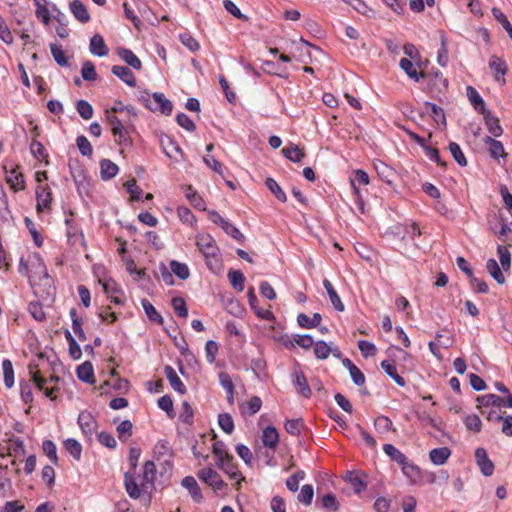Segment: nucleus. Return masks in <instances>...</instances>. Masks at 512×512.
I'll list each match as a JSON object with an SVG mask.
<instances>
[{"label": "nucleus", "mask_w": 512, "mask_h": 512, "mask_svg": "<svg viewBox=\"0 0 512 512\" xmlns=\"http://www.w3.org/2000/svg\"><path fill=\"white\" fill-rule=\"evenodd\" d=\"M489 66L495 71V78L497 81H499L500 77H503L507 72L505 61L495 55L491 57Z\"/></svg>", "instance_id": "obj_43"}, {"label": "nucleus", "mask_w": 512, "mask_h": 512, "mask_svg": "<svg viewBox=\"0 0 512 512\" xmlns=\"http://www.w3.org/2000/svg\"><path fill=\"white\" fill-rule=\"evenodd\" d=\"M4 384L10 389L14 385V369L13 364L9 359H4L2 362Z\"/></svg>", "instance_id": "obj_44"}, {"label": "nucleus", "mask_w": 512, "mask_h": 512, "mask_svg": "<svg viewBox=\"0 0 512 512\" xmlns=\"http://www.w3.org/2000/svg\"><path fill=\"white\" fill-rule=\"evenodd\" d=\"M89 50L91 54L98 57L107 56L109 53L105 40L100 34H95L90 39Z\"/></svg>", "instance_id": "obj_18"}, {"label": "nucleus", "mask_w": 512, "mask_h": 512, "mask_svg": "<svg viewBox=\"0 0 512 512\" xmlns=\"http://www.w3.org/2000/svg\"><path fill=\"white\" fill-rule=\"evenodd\" d=\"M216 466L222 470L230 480L235 481V489L240 490L241 482L245 481V477L239 471L233 455L223 460L216 461Z\"/></svg>", "instance_id": "obj_5"}, {"label": "nucleus", "mask_w": 512, "mask_h": 512, "mask_svg": "<svg viewBox=\"0 0 512 512\" xmlns=\"http://www.w3.org/2000/svg\"><path fill=\"white\" fill-rule=\"evenodd\" d=\"M485 120V124L489 133L494 137H499L503 133V129L499 124V119L491 114L488 110L484 114H482Z\"/></svg>", "instance_id": "obj_27"}, {"label": "nucleus", "mask_w": 512, "mask_h": 512, "mask_svg": "<svg viewBox=\"0 0 512 512\" xmlns=\"http://www.w3.org/2000/svg\"><path fill=\"white\" fill-rule=\"evenodd\" d=\"M70 11L79 22L87 23L90 21V14L80 0H73L70 3Z\"/></svg>", "instance_id": "obj_23"}, {"label": "nucleus", "mask_w": 512, "mask_h": 512, "mask_svg": "<svg viewBox=\"0 0 512 512\" xmlns=\"http://www.w3.org/2000/svg\"><path fill=\"white\" fill-rule=\"evenodd\" d=\"M156 478V466L153 461H146L143 466V475L140 485L136 482L133 473L126 472L124 475V484L128 495L137 499L141 495V489L146 490L154 486Z\"/></svg>", "instance_id": "obj_1"}, {"label": "nucleus", "mask_w": 512, "mask_h": 512, "mask_svg": "<svg viewBox=\"0 0 512 512\" xmlns=\"http://www.w3.org/2000/svg\"><path fill=\"white\" fill-rule=\"evenodd\" d=\"M322 320V317L319 313H314L312 317L301 313L297 316V322L298 324L307 329L315 328L317 327Z\"/></svg>", "instance_id": "obj_35"}, {"label": "nucleus", "mask_w": 512, "mask_h": 512, "mask_svg": "<svg viewBox=\"0 0 512 512\" xmlns=\"http://www.w3.org/2000/svg\"><path fill=\"white\" fill-rule=\"evenodd\" d=\"M81 75L82 78L86 81H95L97 79L95 65L90 60H86L83 62L81 68Z\"/></svg>", "instance_id": "obj_58"}, {"label": "nucleus", "mask_w": 512, "mask_h": 512, "mask_svg": "<svg viewBox=\"0 0 512 512\" xmlns=\"http://www.w3.org/2000/svg\"><path fill=\"white\" fill-rule=\"evenodd\" d=\"M323 286L329 296V299L333 305V307L337 311H343L344 310V304L341 301V298L337 294L336 290L334 289L332 283L328 279H324Z\"/></svg>", "instance_id": "obj_32"}, {"label": "nucleus", "mask_w": 512, "mask_h": 512, "mask_svg": "<svg viewBox=\"0 0 512 512\" xmlns=\"http://www.w3.org/2000/svg\"><path fill=\"white\" fill-rule=\"evenodd\" d=\"M265 184H266L267 188L275 195V197L279 201L286 202L287 196H286L285 192L281 189V187L279 186V184L277 183L276 180L269 177L266 179Z\"/></svg>", "instance_id": "obj_56"}, {"label": "nucleus", "mask_w": 512, "mask_h": 512, "mask_svg": "<svg viewBox=\"0 0 512 512\" xmlns=\"http://www.w3.org/2000/svg\"><path fill=\"white\" fill-rule=\"evenodd\" d=\"M314 496V489L313 486L310 484H305L302 486L300 493L298 494V501L305 506H309L312 503Z\"/></svg>", "instance_id": "obj_54"}, {"label": "nucleus", "mask_w": 512, "mask_h": 512, "mask_svg": "<svg viewBox=\"0 0 512 512\" xmlns=\"http://www.w3.org/2000/svg\"><path fill=\"white\" fill-rule=\"evenodd\" d=\"M118 56L131 68L135 70L142 69L141 60L134 54V52L127 48H119L117 50Z\"/></svg>", "instance_id": "obj_22"}, {"label": "nucleus", "mask_w": 512, "mask_h": 512, "mask_svg": "<svg viewBox=\"0 0 512 512\" xmlns=\"http://www.w3.org/2000/svg\"><path fill=\"white\" fill-rule=\"evenodd\" d=\"M486 269L498 284L505 282V277L495 259H489L487 261Z\"/></svg>", "instance_id": "obj_46"}, {"label": "nucleus", "mask_w": 512, "mask_h": 512, "mask_svg": "<svg viewBox=\"0 0 512 512\" xmlns=\"http://www.w3.org/2000/svg\"><path fill=\"white\" fill-rule=\"evenodd\" d=\"M50 51L51 54L55 60V62L61 66L64 67L67 65V57L65 55V52L63 51L62 47L56 43L50 44Z\"/></svg>", "instance_id": "obj_55"}, {"label": "nucleus", "mask_w": 512, "mask_h": 512, "mask_svg": "<svg viewBox=\"0 0 512 512\" xmlns=\"http://www.w3.org/2000/svg\"><path fill=\"white\" fill-rule=\"evenodd\" d=\"M7 449L10 456L20 457L26 454L24 442L20 438H10Z\"/></svg>", "instance_id": "obj_39"}, {"label": "nucleus", "mask_w": 512, "mask_h": 512, "mask_svg": "<svg viewBox=\"0 0 512 512\" xmlns=\"http://www.w3.org/2000/svg\"><path fill=\"white\" fill-rule=\"evenodd\" d=\"M70 316L72 319V329L73 332L77 335L80 341H85L86 336L84 330L82 329V319L77 316L76 309L70 310Z\"/></svg>", "instance_id": "obj_50"}, {"label": "nucleus", "mask_w": 512, "mask_h": 512, "mask_svg": "<svg viewBox=\"0 0 512 512\" xmlns=\"http://www.w3.org/2000/svg\"><path fill=\"white\" fill-rule=\"evenodd\" d=\"M141 304L149 320L156 323H163L162 316L157 312V310L150 301H148L147 299H143L141 301Z\"/></svg>", "instance_id": "obj_52"}, {"label": "nucleus", "mask_w": 512, "mask_h": 512, "mask_svg": "<svg viewBox=\"0 0 512 512\" xmlns=\"http://www.w3.org/2000/svg\"><path fill=\"white\" fill-rule=\"evenodd\" d=\"M185 196L196 209L201 211L206 210L203 198L198 194V192L195 189H193L192 186L186 187Z\"/></svg>", "instance_id": "obj_37"}, {"label": "nucleus", "mask_w": 512, "mask_h": 512, "mask_svg": "<svg viewBox=\"0 0 512 512\" xmlns=\"http://www.w3.org/2000/svg\"><path fill=\"white\" fill-rule=\"evenodd\" d=\"M111 72L119 79H121L129 87L136 86L137 83L135 75L133 74L129 67L114 65L111 69Z\"/></svg>", "instance_id": "obj_19"}, {"label": "nucleus", "mask_w": 512, "mask_h": 512, "mask_svg": "<svg viewBox=\"0 0 512 512\" xmlns=\"http://www.w3.org/2000/svg\"><path fill=\"white\" fill-rule=\"evenodd\" d=\"M118 166L109 159H103L100 162V173L103 180H110L118 173Z\"/></svg>", "instance_id": "obj_30"}, {"label": "nucleus", "mask_w": 512, "mask_h": 512, "mask_svg": "<svg viewBox=\"0 0 512 512\" xmlns=\"http://www.w3.org/2000/svg\"><path fill=\"white\" fill-rule=\"evenodd\" d=\"M381 368L386 372V374L391 377L397 385L400 387H404L406 385L405 379L398 374L396 366L388 360H383L380 363Z\"/></svg>", "instance_id": "obj_31"}, {"label": "nucleus", "mask_w": 512, "mask_h": 512, "mask_svg": "<svg viewBox=\"0 0 512 512\" xmlns=\"http://www.w3.org/2000/svg\"><path fill=\"white\" fill-rule=\"evenodd\" d=\"M448 148L452 157L454 158L458 165H460L461 167L467 166V159L462 149L457 143L450 142Z\"/></svg>", "instance_id": "obj_53"}, {"label": "nucleus", "mask_w": 512, "mask_h": 512, "mask_svg": "<svg viewBox=\"0 0 512 512\" xmlns=\"http://www.w3.org/2000/svg\"><path fill=\"white\" fill-rule=\"evenodd\" d=\"M287 433L293 436H299L302 429L305 427L304 421L301 418L287 420L285 425Z\"/></svg>", "instance_id": "obj_51"}, {"label": "nucleus", "mask_w": 512, "mask_h": 512, "mask_svg": "<svg viewBox=\"0 0 512 512\" xmlns=\"http://www.w3.org/2000/svg\"><path fill=\"white\" fill-rule=\"evenodd\" d=\"M77 422L85 436L90 438L95 433L97 422L91 413L86 411L80 412Z\"/></svg>", "instance_id": "obj_13"}, {"label": "nucleus", "mask_w": 512, "mask_h": 512, "mask_svg": "<svg viewBox=\"0 0 512 512\" xmlns=\"http://www.w3.org/2000/svg\"><path fill=\"white\" fill-rule=\"evenodd\" d=\"M228 279L234 289H236L239 292H242L244 290L245 277L241 271L230 270L228 272Z\"/></svg>", "instance_id": "obj_49"}, {"label": "nucleus", "mask_w": 512, "mask_h": 512, "mask_svg": "<svg viewBox=\"0 0 512 512\" xmlns=\"http://www.w3.org/2000/svg\"><path fill=\"white\" fill-rule=\"evenodd\" d=\"M67 241L72 246H84L85 240L82 230L75 224L73 213L65 219Z\"/></svg>", "instance_id": "obj_7"}, {"label": "nucleus", "mask_w": 512, "mask_h": 512, "mask_svg": "<svg viewBox=\"0 0 512 512\" xmlns=\"http://www.w3.org/2000/svg\"><path fill=\"white\" fill-rule=\"evenodd\" d=\"M474 455L476 463L482 474L484 476H491L495 467L493 462L489 459L487 451L484 448L479 447L476 448Z\"/></svg>", "instance_id": "obj_12"}, {"label": "nucleus", "mask_w": 512, "mask_h": 512, "mask_svg": "<svg viewBox=\"0 0 512 512\" xmlns=\"http://www.w3.org/2000/svg\"><path fill=\"white\" fill-rule=\"evenodd\" d=\"M282 154L294 163H300L306 156L304 151L296 144L290 143L282 149Z\"/></svg>", "instance_id": "obj_25"}, {"label": "nucleus", "mask_w": 512, "mask_h": 512, "mask_svg": "<svg viewBox=\"0 0 512 512\" xmlns=\"http://www.w3.org/2000/svg\"><path fill=\"white\" fill-rule=\"evenodd\" d=\"M77 377L86 382V383H92L93 380H94V371H93V366L90 362L86 361L84 363H82L78 368H77Z\"/></svg>", "instance_id": "obj_38"}, {"label": "nucleus", "mask_w": 512, "mask_h": 512, "mask_svg": "<svg viewBox=\"0 0 512 512\" xmlns=\"http://www.w3.org/2000/svg\"><path fill=\"white\" fill-rule=\"evenodd\" d=\"M362 184V185H368L369 184V176L368 174L361 169H358L354 172V179L351 180V187L353 189V192L358 196L359 195V189L356 186L355 183Z\"/></svg>", "instance_id": "obj_59"}, {"label": "nucleus", "mask_w": 512, "mask_h": 512, "mask_svg": "<svg viewBox=\"0 0 512 512\" xmlns=\"http://www.w3.org/2000/svg\"><path fill=\"white\" fill-rule=\"evenodd\" d=\"M148 108L152 111H158L165 115H170L173 105L162 93H154L148 100Z\"/></svg>", "instance_id": "obj_10"}, {"label": "nucleus", "mask_w": 512, "mask_h": 512, "mask_svg": "<svg viewBox=\"0 0 512 512\" xmlns=\"http://www.w3.org/2000/svg\"><path fill=\"white\" fill-rule=\"evenodd\" d=\"M161 146L169 158H175L177 154L182 153L180 146L168 136L161 139Z\"/></svg>", "instance_id": "obj_36"}, {"label": "nucleus", "mask_w": 512, "mask_h": 512, "mask_svg": "<svg viewBox=\"0 0 512 512\" xmlns=\"http://www.w3.org/2000/svg\"><path fill=\"white\" fill-rule=\"evenodd\" d=\"M181 485L188 490L192 500L195 503H201L203 501L201 488L193 476L184 477L181 481Z\"/></svg>", "instance_id": "obj_14"}, {"label": "nucleus", "mask_w": 512, "mask_h": 512, "mask_svg": "<svg viewBox=\"0 0 512 512\" xmlns=\"http://www.w3.org/2000/svg\"><path fill=\"white\" fill-rule=\"evenodd\" d=\"M164 373L166 378L168 379L171 387L180 394H185L187 389L182 380L177 375L174 368L170 365H166L164 367Z\"/></svg>", "instance_id": "obj_21"}, {"label": "nucleus", "mask_w": 512, "mask_h": 512, "mask_svg": "<svg viewBox=\"0 0 512 512\" xmlns=\"http://www.w3.org/2000/svg\"><path fill=\"white\" fill-rule=\"evenodd\" d=\"M314 354L318 359L325 360L332 352V348L325 341H317L314 343Z\"/></svg>", "instance_id": "obj_57"}, {"label": "nucleus", "mask_w": 512, "mask_h": 512, "mask_svg": "<svg viewBox=\"0 0 512 512\" xmlns=\"http://www.w3.org/2000/svg\"><path fill=\"white\" fill-rule=\"evenodd\" d=\"M463 423L467 430L479 433L482 430V421L476 414H468L464 417Z\"/></svg>", "instance_id": "obj_45"}, {"label": "nucleus", "mask_w": 512, "mask_h": 512, "mask_svg": "<svg viewBox=\"0 0 512 512\" xmlns=\"http://www.w3.org/2000/svg\"><path fill=\"white\" fill-rule=\"evenodd\" d=\"M170 268L172 273L175 274L181 280H186L190 276V270L185 263L172 260L170 262Z\"/></svg>", "instance_id": "obj_48"}, {"label": "nucleus", "mask_w": 512, "mask_h": 512, "mask_svg": "<svg viewBox=\"0 0 512 512\" xmlns=\"http://www.w3.org/2000/svg\"><path fill=\"white\" fill-rule=\"evenodd\" d=\"M3 169L6 174L5 180L13 192L25 190L26 182L23 173L19 171V165L15 164L9 167L7 164H4Z\"/></svg>", "instance_id": "obj_6"}, {"label": "nucleus", "mask_w": 512, "mask_h": 512, "mask_svg": "<svg viewBox=\"0 0 512 512\" xmlns=\"http://www.w3.org/2000/svg\"><path fill=\"white\" fill-rule=\"evenodd\" d=\"M30 152L40 162H44L45 165L49 164L48 153L41 142L33 139L30 144Z\"/></svg>", "instance_id": "obj_33"}, {"label": "nucleus", "mask_w": 512, "mask_h": 512, "mask_svg": "<svg viewBox=\"0 0 512 512\" xmlns=\"http://www.w3.org/2000/svg\"><path fill=\"white\" fill-rule=\"evenodd\" d=\"M52 191L51 188L46 185H39L36 188V209L38 213L51 209L52 204Z\"/></svg>", "instance_id": "obj_9"}, {"label": "nucleus", "mask_w": 512, "mask_h": 512, "mask_svg": "<svg viewBox=\"0 0 512 512\" xmlns=\"http://www.w3.org/2000/svg\"><path fill=\"white\" fill-rule=\"evenodd\" d=\"M261 406H262L261 398L258 396H253L250 398L249 401H247L246 403H243L240 406V409H241L242 415L251 416V415L256 414L261 409Z\"/></svg>", "instance_id": "obj_34"}, {"label": "nucleus", "mask_w": 512, "mask_h": 512, "mask_svg": "<svg viewBox=\"0 0 512 512\" xmlns=\"http://www.w3.org/2000/svg\"><path fill=\"white\" fill-rule=\"evenodd\" d=\"M262 442L265 447L275 449L279 443V434L275 427L268 426L263 430Z\"/></svg>", "instance_id": "obj_26"}, {"label": "nucleus", "mask_w": 512, "mask_h": 512, "mask_svg": "<svg viewBox=\"0 0 512 512\" xmlns=\"http://www.w3.org/2000/svg\"><path fill=\"white\" fill-rule=\"evenodd\" d=\"M197 476L202 482L210 486L215 493H226L228 487L227 484L223 481L220 474L213 468H203L198 471Z\"/></svg>", "instance_id": "obj_3"}, {"label": "nucleus", "mask_w": 512, "mask_h": 512, "mask_svg": "<svg viewBox=\"0 0 512 512\" xmlns=\"http://www.w3.org/2000/svg\"><path fill=\"white\" fill-rule=\"evenodd\" d=\"M293 384L297 392L304 398L309 399L312 396L311 387L307 381V378L300 368V365L296 363L292 372Z\"/></svg>", "instance_id": "obj_8"}, {"label": "nucleus", "mask_w": 512, "mask_h": 512, "mask_svg": "<svg viewBox=\"0 0 512 512\" xmlns=\"http://www.w3.org/2000/svg\"><path fill=\"white\" fill-rule=\"evenodd\" d=\"M321 505L323 508L336 512L339 509V502L336 496L332 493H328L320 498Z\"/></svg>", "instance_id": "obj_61"}, {"label": "nucleus", "mask_w": 512, "mask_h": 512, "mask_svg": "<svg viewBox=\"0 0 512 512\" xmlns=\"http://www.w3.org/2000/svg\"><path fill=\"white\" fill-rule=\"evenodd\" d=\"M42 448L46 456L54 465H58L57 448L53 441L45 440L42 444Z\"/></svg>", "instance_id": "obj_63"}, {"label": "nucleus", "mask_w": 512, "mask_h": 512, "mask_svg": "<svg viewBox=\"0 0 512 512\" xmlns=\"http://www.w3.org/2000/svg\"><path fill=\"white\" fill-rule=\"evenodd\" d=\"M483 142L488 147L489 154L494 159L506 158L507 153L505 152L504 146L501 141H498L491 136H486Z\"/></svg>", "instance_id": "obj_17"}, {"label": "nucleus", "mask_w": 512, "mask_h": 512, "mask_svg": "<svg viewBox=\"0 0 512 512\" xmlns=\"http://www.w3.org/2000/svg\"><path fill=\"white\" fill-rule=\"evenodd\" d=\"M153 455L157 460L163 459L165 462L172 457V450L169 443L165 440L158 441L153 448Z\"/></svg>", "instance_id": "obj_28"}, {"label": "nucleus", "mask_w": 512, "mask_h": 512, "mask_svg": "<svg viewBox=\"0 0 512 512\" xmlns=\"http://www.w3.org/2000/svg\"><path fill=\"white\" fill-rule=\"evenodd\" d=\"M492 230L502 241L508 240L512 234L508 219L501 212L497 218V223L492 226Z\"/></svg>", "instance_id": "obj_15"}, {"label": "nucleus", "mask_w": 512, "mask_h": 512, "mask_svg": "<svg viewBox=\"0 0 512 512\" xmlns=\"http://www.w3.org/2000/svg\"><path fill=\"white\" fill-rule=\"evenodd\" d=\"M477 408L478 409H488V408H501V403L503 402V398L496 394H485L478 396L477 399Z\"/></svg>", "instance_id": "obj_20"}, {"label": "nucleus", "mask_w": 512, "mask_h": 512, "mask_svg": "<svg viewBox=\"0 0 512 512\" xmlns=\"http://www.w3.org/2000/svg\"><path fill=\"white\" fill-rule=\"evenodd\" d=\"M113 136L115 137V142L118 145L122 146H128L131 144V139L128 133V130L124 127L122 124L121 126H118L111 130Z\"/></svg>", "instance_id": "obj_40"}, {"label": "nucleus", "mask_w": 512, "mask_h": 512, "mask_svg": "<svg viewBox=\"0 0 512 512\" xmlns=\"http://www.w3.org/2000/svg\"><path fill=\"white\" fill-rule=\"evenodd\" d=\"M383 451L385 452L386 455H388L393 461L397 462L399 465L406 464L407 457L394 445L384 444Z\"/></svg>", "instance_id": "obj_47"}, {"label": "nucleus", "mask_w": 512, "mask_h": 512, "mask_svg": "<svg viewBox=\"0 0 512 512\" xmlns=\"http://www.w3.org/2000/svg\"><path fill=\"white\" fill-rule=\"evenodd\" d=\"M450 455L451 450L448 447L435 448L429 452V458L435 465H443Z\"/></svg>", "instance_id": "obj_29"}, {"label": "nucleus", "mask_w": 512, "mask_h": 512, "mask_svg": "<svg viewBox=\"0 0 512 512\" xmlns=\"http://www.w3.org/2000/svg\"><path fill=\"white\" fill-rule=\"evenodd\" d=\"M218 424L220 428L227 434H231L234 430L233 418L228 413L219 414Z\"/></svg>", "instance_id": "obj_62"}, {"label": "nucleus", "mask_w": 512, "mask_h": 512, "mask_svg": "<svg viewBox=\"0 0 512 512\" xmlns=\"http://www.w3.org/2000/svg\"><path fill=\"white\" fill-rule=\"evenodd\" d=\"M64 448L76 460H80L82 454L81 444L74 438H68L64 441Z\"/></svg>", "instance_id": "obj_42"}, {"label": "nucleus", "mask_w": 512, "mask_h": 512, "mask_svg": "<svg viewBox=\"0 0 512 512\" xmlns=\"http://www.w3.org/2000/svg\"><path fill=\"white\" fill-rule=\"evenodd\" d=\"M248 302L251 307V309L254 311L257 317L266 320V321H273L275 320L274 314L271 311V306L267 309H263L259 307L257 296L255 295L254 288L250 287L247 292Z\"/></svg>", "instance_id": "obj_11"}, {"label": "nucleus", "mask_w": 512, "mask_h": 512, "mask_svg": "<svg viewBox=\"0 0 512 512\" xmlns=\"http://www.w3.org/2000/svg\"><path fill=\"white\" fill-rule=\"evenodd\" d=\"M29 374L31 376V380L35 384V386L40 390L43 391L45 396L48 397L51 400L56 399L55 392L58 390L56 387H47V383H53L57 382L59 378L57 376H51L49 379L41 376L39 370L35 369V367H32L29 365Z\"/></svg>", "instance_id": "obj_4"}, {"label": "nucleus", "mask_w": 512, "mask_h": 512, "mask_svg": "<svg viewBox=\"0 0 512 512\" xmlns=\"http://www.w3.org/2000/svg\"><path fill=\"white\" fill-rule=\"evenodd\" d=\"M399 66L410 79H413L416 82H419L420 79L424 78L426 75L423 71H418L416 68L418 67L416 62L413 63V60L408 58H402Z\"/></svg>", "instance_id": "obj_16"}, {"label": "nucleus", "mask_w": 512, "mask_h": 512, "mask_svg": "<svg viewBox=\"0 0 512 512\" xmlns=\"http://www.w3.org/2000/svg\"><path fill=\"white\" fill-rule=\"evenodd\" d=\"M466 92L471 105L476 111H478L481 114H484L485 112L488 111L485 107V102L483 98L480 96V94L474 87L468 86Z\"/></svg>", "instance_id": "obj_24"}, {"label": "nucleus", "mask_w": 512, "mask_h": 512, "mask_svg": "<svg viewBox=\"0 0 512 512\" xmlns=\"http://www.w3.org/2000/svg\"><path fill=\"white\" fill-rule=\"evenodd\" d=\"M76 109L79 115L85 120H89L93 117V107L86 100H78Z\"/></svg>", "instance_id": "obj_60"}, {"label": "nucleus", "mask_w": 512, "mask_h": 512, "mask_svg": "<svg viewBox=\"0 0 512 512\" xmlns=\"http://www.w3.org/2000/svg\"><path fill=\"white\" fill-rule=\"evenodd\" d=\"M196 246L204 256L208 268L217 272L222 268V260L216 241L209 234H201L196 237Z\"/></svg>", "instance_id": "obj_2"}, {"label": "nucleus", "mask_w": 512, "mask_h": 512, "mask_svg": "<svg viewBox=\"0 0 512 512\" xmlns=\"http://www.w3.org/2000/svg\"><path fill=\"white\" fill-rule=\"evenodd\" d=\"M179 39L191 52H196L200 49L199 42L190 33L180 34Z\"/></svg>", "instance_id": "obj_64"}, {"label": "nucleus", "mask_w": 512, "mask_h": 512, "mask_svg": "<svg viewBox=\"0 0 512 512\" xmlns=\"http://www.w3.org/2000/svg\"><path fill=\"white\" fill-rule=\"evenodd\" d=\"M113 136L115 137V142L118 145L122 146H128L131 144V139L128 133V130L124 127L122 124L121 126H118L111 130Z\"/></svg>", "instance_id": "obj_41"}]
</instances>
